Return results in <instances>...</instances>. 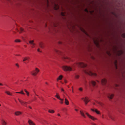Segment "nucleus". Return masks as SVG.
Segmentation results:
<instances>
[{"mask_svg":"<svg viewBox=\"0 0 125 125\" xmlns=\"http://www.w3.org/2000/svg\"><path fill=\"white\" fill-rule=\"evenodd\" d=\"M62 68L64 71H70L72 70V68L70 66H63L62 67Z\"/></svg>","mask_w":125,"mask_h":125,"instance_id":"1","label":"nucleus"},{"mask_svg":"<svg viewBox=\"0 0 125 125\" xmlns=\"http://www.w3.org/2000/svg\"><path fill=\"white\" fill-rule=\"evenodd\" d=\"M76 64L78 67H85L87 66V64L82 62L77 63H76Z\"/></svg>","mask_w":125,"mask_h":125,"instance_id":"2","label":"nucleus"},{"mask_svg":"<svg viewBox=\"0 0 125 125\" xmlns=\"http://www.w3.org/2000/svg\"><path fill=\"white\" fill-rule=\"evenodd\" d=\"M40 70L38 68H36L34 71H33L31 72L32 75L34 76H35L37 73L39 72Z\"/></svg>","mask_w":125,"mask_h":125,"instance_id":"3","label":"nucleus"},{"mask_svg":"<svg viewBox=\"0 0 125 125\" xmlns=\"http://www.w3.org/2000/svg\"><path fill=\"white\" fill-rule=\"evenodd\" d=\"M18 100L22 105H23V106H24L26 107H27V104L28 103L27 102L24 101L22 100H21L19 99H18Z\"/></svg>","mask_w":125,"mask_h":125,"instance_id":"4","label":"nucleus"},{"mask_svg":"<svg viewBox=\"0 0 125 125\" xmlns=\"http://www.w3.org/2000/svg\"><path fill=\"white\" fill-rule=\"evenodd\" d=\"M84 112L87 116L93 120H97V119L96 118L94 117L93 116H92L90 115L87 112H86L85 111H84Z\"/></svg>","mask_w":125,"mask_h":125,"instance_id":"5","label":"nucleus"},{"mask_svg":"<svg viewBox=\"0 0 125 125\" xmlns=\"http://www.w3.org/2000/svg\"><path fill=\"white\" fill-rule=\"evenodd\" d=\"M82 99L83 100V101L85 103V105H86L88 103L89 101V100L88 98L87 97H85V98H83Z\"/></svg>","mask_w":125,"mask_h":125,"instance_id":"6","label":"nucleus"},{"mask_svg":"<svg viewBox=\"0 0 125 125\" xmlns=\"http://www.w3.org/2000/svg\"><path fill=\"white\" fill-rule=\"evenodd\" d=\"M85 72L86 73L90 75H94L95 76L96 75V74L95 73H93L91 71H89V72L85 71Z\"/></svg>","mask_w":125,"mask_h":125,"instance_id":"7","label":"nucleus"},{"mask_svg":"<svg viewBox=\"0 0 125 125\" xmlns=\"http://www.w3.org/2000/svg\"><path fill=\"white\" fill-rule=\"evenodd\" d=\"M29 43L31 45V47L33 48L35 47V44L34 43V41H29Z\"/></svg>","mask_w":125,"mask_h":125,"instance_id":"8","label":"nucleus"},{"mask_svg":"<svg viewBox=\"0 0 125 125\" xmlns=\"http://www.w3.org/2000/svg\"><path fill=\"white\" fill-rule=\"evenodd\" d=\"M58 94H57V95L55 96V97L57 98L58 99L60 100L61 102H60V103L61 104H62L63 103V99H61L60 98V97L59 96L57 95Z\"/></svg>","mask_w":125,"mask_h":125,"instance_id":"9","label":"nucleus"},{"mask_svg":"<svg viewBox=\"0 0 125 125\" xmlns=\"http://www.w3.org/2000/svg\"><path fill=\"white\" fill-rule=\"evenodd\" d=\"M114 95L113 94H108L107 95L108 97L110 99H112L114 96Z\"/></svg>","mask_w":125,"mask_h":125,"instance_id":"10","label":"nucleus"},{"mask_svg":"<svg viewBox=\"0 0 125 125\" xmlns=\"http://www.w3.org/2000/svg\"><path fill=\"white\" fill-rule=\"evenodd\" d=\"M91 110L93 112H95L97 114H100V112L99 111L96 109H91Z\"/></svg>","mask_w":125,"mask_h":125,"instance_id":"11","label":"nucleus"},{"mask_svg":"<svg viewBox=\"0 0 125 125\" xmlns=\"http://www.w3.org/2000/svg\"><path fill=\"white\" fill-rule=\"evenodd\" d=\"M107 82L106 80L105 79H102L101 80V83L103 85H105Z\"/></svg>","mask_w":125,"mask_h":125,"instance_id":"12","label":"nucleus"},{"mask_svg":"<svg viewBox=\"0 0 125 125\" xmlns=\"http://www.w3.org/2000/svg\"><path fill=\"white\" fill-rule=\"evenodd\" d=\"M80 113L81 115L84 117L85 118L86 117L84 113V112L82 110H81L80 111Z\"/></svg>","mask_w":125,"mask_h":125,"instance_id":"13","label":"nucleus"},{"mask_svg":"<svg viewBox=\"0 0 125 125\" xmlns=\"http://www.w3.org/2000/svg\"><path fill=\"white\" fill-rule=\"evenodd\" d=\"M28 123L30 125H35V124L33 122L30 120H29L28 121Z\"/></svg>","mask_w":125,"mask_h":125,"instance_id":"14","label":"nucleus"},{"mask_svg":"<svg viewBox=\"0 0 125 125\" xmlns=\"http://www.w3.org/2000/svg\"><path fill=\"white\" fill-rule=\"evenodd\" d=\"M30 59V57H24V59H23V62H24L25 61H26Z\"/></svg>","mask_w":125,"mask_h":125,"instance_id":"15","label":"nucleus"},{"mask_svg":"<svg viewBox=\"0 0 125 125\" xmlns=\"http://www.w3.org/2000/svg\"><path fill=\"white\" fill-rule=\"evenodd\" d=\"M65 104L67 105H68L69 104V102L68 100L66 98L65 99Z\"/></svg>","mask_w":125,"mask_h":125,"instance_id":"16","label":"nucleus"},{"mask_svg":"<svg viewBox=\"0 0 125 125\" xmlns=\"http://www.w3.org/2000/svg\"><path fill=\"white\" fill-rule=\"evenodd\" d=\"M21 113L19 111H17L15 113V114L16 115H19L21 114Z\"/></svg>","mask_w":125,"mask_h":125,"instance_id":"17","label":"nucleus"},{"mask_svg":"<svg viewBox=\"0 0 125 125\" xmlns=\"http://www.w3.org/2000/svg\"><path fill=\"white\" fill-rule=\"evenodd\" d=\"M108 116L109 118H111L112 120H114V118L110 114H108Z\"/></svg>","mask_w":125,"mask_h":125,"instance_id":"18","label":"nucleus"},{"mask_svg":"<svg viewBox=\"0 0 125 125\" xmlns=\"http://www.w3.org/2000/svg\"><path fill=\"white\" fill-rule=\"evenodd\" d=\"M63 77V76L62 75H60L58 78H57V80L58 81V80H61L62 79Z\"/></svg>","mask_w":125,"mask_h":125,"instance_id":"19","label":"nucleus"},{"mask_svg":"<svg viewBox=\"0 0 125 125\" xmlns=\"http://www.w3.org/2000/svg\"><path fill=\"white\" fill-rule=\"evenodd\" d=\"M48 112L51 113H54V111L53 110H48Z\"/></svg>","mask_w":125,"mask_h":125,"instance_id":"20","label":"nucleus"},{"mask_svg":"<svg viewBox=\"0 0 125 125\" xmlns=\"http://www.w3.org/2000/svg\"><path fill=\"white\" fill-rule=\"evenodd\" d=\"M96 103L100 105L101 106H102L103 105V104L101 102H98L97 101H96Z\"/></svg>","mask_w":125,"mask_h":125,"instance_id":"21","label":"nucleus"},{"mask_svg":"<svg viewBox=\"0 0 125 125\" xmlns=\"http://www.w3.org/2000/svg\"><path fill=\"white\" fill-rule=\"evenodd\" d=\"M91 83L93 86H95L96 85V83L95 81H91Z\"/></svg>","mask_w":125,"mask_h":125,"instance_id":"22","label":"nucleus"},{"mask_svg":"<svg viewBox=\"0 0 125 125\" xmlns=\"http://www.w3.org/2000/svg\"><path fill=\"white\" fill-rule=\"evenodd\" d=\"M1 123L2 125H6L7 124L6 122L4 120H2Z\"/></svg>","mask_w":125,"mask_h":125,"instance_id":"23","label":"nucleus"},{"mask_svg":"<svg viewBox=\"0 0 125 125\" xmlns=\"http://www.w3.org/2000/svg\"><path fill=\"white\" fill-rule=\"evenodd\" d=\"M5 93L6 94H8V95H12L8 91H6L5 92Z\"/></svg>","mask_w":125,"mask_h":125,"instance_id":"24","label":"nucleus"},{"mask_svg":"<svg viewBox=\"0 0 125 125\" xmlns=\"http://www.w3.org/2000/svg\"><path fill=\"white\" fill-rule=\"evenodd\" d=\"M16 93H18V94H21L24 95L25 94L24 93L23 91L22 90L21 92H16Z\"/></svg>","mask_w":125,"mask_h":125,"instance_id":"25","label":"nucleus"},{"mask_svg":"<svg viewBox=\"0 0 125 125\" xmlns=\"http://www.w3.org/2000/svg\"><path fill=\"white\" fill-rule=\"evenodd\" d=\"M14 41L16 42H21V41L19 39H16Z\"/></svg>","mask_w":125,"mask_h":125,"instance_id":"26","label":"nucleus"},{"mask_svg":"<svg viewBox=\"0 0 125 125\" xmlns=\"http://www.w3.org/2000/svg\"><path fill=\"white\" fill-rule=\"evenodd\" d=\"M39 45L40 46V47L42 48H43V47L42 46V42H40L39 43Z\"/></svg>","mask_w":125,"mask_h":125,"instance_id":"27","label":"nucleus"},{"mask_svg":"<svg viewBox=\"0 0 125 125\" xmlns=\"http://www.w3.org/2000/svg\"><path fill=\"white\" fill-rule=\"evenodd\" d=\"M23 31V28H20V31L19 32L21 33V32L22 31Z\"/></svg>","mask_w":125,"mask_h":125,"instance_id":"28","label":"nucleus"},{"mask_svg":"<svg viewBox=\"0 0 125 125\" xmlns=\"http://www.w3.org/2000/svg\"><path fill=\"white\" fill-rule=\"evenodd\" d=\"M54 51L56 53H60V52L59 51H58L56 50H54Z\"/></svg>","mask_w":125,"mask_h":125,"instance_id":"29","label":"nucleus"},{"mask_svg":"<svg viewBox=\"0 0 125 125\" xmlns=\"http://www.w3.org/2000/svg\"><path fill=\"white\" fill-rule=\"evenodd\" d=\"M75 77L76 78L78 79L79 77V76L78 75H76Z\"/></svg>","mask_w":125,"mask_h":125,"instance_id":"30","label":"nucleus"},{"mask_svg":"<svg viewBox=\"0 0 125 125\" xmlns=\"http://www.w3.org/2000/svg\"><path fill=\"white\" fill-rule=\"evenodd\" d=\"M61 90L65 94V93L64 92V90L62 88H61Z\"/></svg>","mask_w":125,"mask_h":125,"instance_id":"31","label":"nucleus"},{"mask_svg":"<svg viewBox=\"0 0 125 125\" xmlns=\"http://www.w3.org/2000/svg\"><path fill=\"white\" fill-rule=\"evenodd\" d=\"M122 36L124 38H125V33L123 34L122 35Z\"/></svg>","mask_w":125,"mask_h":125,"instance_id":"32","label":"nucleus"},{"mask_svg":"<svg viewBox=\"0 0 125 125\" xmlns=\"http://www.w3.org/2000/svg\"><path fill=\"white\" fill-rule=\"evenodd\" d=\"M15 65L16 66H17L18 68L19 67V66L18 63H16L15 64Z\"/></svg>","mask_w":125,"mask_h":125,"instance_id":"33","label":"nucleus"},{"mask_svg":"<svg viewBox=\"0 0 125 125\" xmlns=\"http://www.w3.org/2000/svg\"><path fill=\"white\" fill-rule=\"evenodd\" d=\"M26 93V94L28 96H29V92H28V91Z\"/></svg>","mask_w":125,"mask_h":125,"instance_id":"34","label":"nucleus"},{"mask_svg":"<svg viewBox=\"0 0 125 125\" xmlns=\"http://www.w3.org/2000/svg\"><path fill=\"white\" fill-rule=\"evenodd\" d=\"M79 90L81 91H82L83 90L81 88H79Z\"/></svg>","mask_w":125,"mask_h":125,"instance_id":"35","label":"nucleus"},{"mask_svg":"<svg viewBox=\"0 0 125 125\" xmlns=\"http://www.w3.org/2000/svg\"><path fill=\"white\" fill-rule=\"evenodd\" d=\"M37 51L38 52H42L41 51H40V49H37Z\"/></svg>","mask_w":125,"mask_h":125,"instance_id":"36","label":"nucleus"},{"mask_svg":"<svg viewBox=\"0 0 125 125\" xmlns=\"http://www.w3.org/2000/svg\"><path fill=\"white\" fill-rule=\"evenodd\" d=\"M92 125H97L96 124L94 123H92Z\"/></svg>","mask_w":125,"mask_h":125,"instance_id":"37","label":"nucleus"},{"mask_svg":"<svg viewBox=\"0 0 125 125\" xmlns=\"http://www.w3.org/2000/svg\"><path fill=\"white\" fill-rule=\"evenodd\" d=\"M64 82L65 83H67V81L66 80H64Z\"/></svg>","mask_w":125,"mask_h":125,"instance_id":"38","label":"nucleus"},{"mask_svg":"<svg viewBox=\"0 0 125 125\" xmlns=\"http://www.w3.org/2000/svg\"><path fill=\"white\" fill-rule=\"evenodd\" d=\"M29 108H30V109H32V108H31V106H29Z\"/></svg>","mask_w":125,"mask_h":125,"instance_id":"39","label":"nucleus"},{"mask_svg":"<svg viewBox=\"0 0 125 125\" xmlns=\"http://www.w3.org/2000/svg\"><path fill=\"white\" fill-rule=\"evenodd\" d=\"M3 85V84L1 83H0V85L1 86H2Z\"/></svg>","mask_w":125,"mask_h":125,"instance_id":"40","label":"nucleus"},{"mask_svg":"<svg viewBox=\"0 0 125 125\" xmlns=\"http://www.w3.org/2000/svg\"><path fill=\"white\" fill-rule=\"evenodd\" d=\"M24 91L26 93L27 92V90L26 89H25L24 90Z\"/></svg>","mask_w":125,"mask_h":125,"instance_id":"41","label":"nucleus"},{"mask_svg":"<svg viewBox=\"0 0 125 125\" xmlns=\"http://www.w3.org/2000/svg\"><path fill=\"white\" fill-rule=\"evenodd\" d=\"M58 8H59L58 7L56 9H55L56 10H58Z\"/></svg>","mask_w":125,"mask_h":125,"instance_id":"42","label":"nucleus"},{"mask_svg":"<svg viewBox=\"0 0 125 125\" xmlns=\"http://www.w3.org/2000/svg\"><path fill=\"white\" fill-rule=\"evenodd\" d=\"M75 110L76 111H78V110L77 109H75Z\"/></svg>","mask_w":125,"mask_h":125,"instance_id":"43","label":"nucleus"},{"mask_svg":"<svg viewBox=\"0 0 125 125\" xmlns=\"http://www.w3.org/2000/svg\"><path fill=\"white\" fill-rule=\"evenodd\" d=\"M57 115H58V116H60V114H57Z\"/></svg>","mask_w":125,"mask_h":125,"instance_id":"44","label":"nucleus"},{"mask_svg":"<svg viewBox=\"0 0 125 125\" xmlns=\"http://www.w3.org/2000/svg\"><path fill=\"white\" fill-rule=\"evenodd\" d=\"M86 11L87 12H88V11L87 10V9H86Z\"/></svg>","mask_w":125,"mask_h":125,"instance_id":"45","label":"nucleus"},{"mask_svg":"<svg viewBox=\"0 0 125 125\" xmlns=\"http://www.w3.org/2000/svg\"><path fill=\"white\" fill-rule=\"evenodd\" d=\"M65 59H67V60H69V59L68 58H67L66 59L65 58Z\"/></svg>","mask_w":125,"mask_h":125,"instance_id":"46","label":"nucleus"},{"mask_svg":"<svg viewBox=\"0 0 125 125\" xmlns=\"http://www.w3.org/2000/svg\"><path fill=\"white\" fill-rule=\"evenodd\" d=\"M62 15L63 16H64V14L63 13H62Z\"/></svg>","mask_w":125,"mask_h":125,"instance_id":"47","label":"nucleus"},{"mask_svg":"<svg viewBox=\"0 0 125 125\" xmlns=\"http://www.w3.org/2000/svg\"><path fill=\"white\" fill-rule=\"evenodd\" d=\"M59 43L60 44H62V43L61 42H59Z\"/></svg>","mask_w":125,"mask_h":125,"instance_id":"48","label":"nucleus"},{"mask_svg":"<svg viewBox=\"0 0 125 125\" xmlns=\"http://www.w3.org/2000/svg\"><path fill=\"white\" fill-rule=\"evenodd\" d=\"M93 104H94V105H95V103H93Z\"/></svg>","mask_w":125,"mask_h":125,"instance_id":"49","label":"nucleus"},{"mask_svg":"<svg viewBox=\"0 0 125 125\" xmlns=\"http://www.w3.org/2000/svg\"><path fill=\"white\" fill-rule=\"evenodd\" d=\"M46 83V84H48V83H47V82H46V83Z\"/></svg>","mask_w":125,"mask_h":125,"instance_id":"50","label":"nucleus"},{"mask_svg":"<svg viewBox=\"0 0 125 125\" xmlns=\"http://www.w3.org/2000/svg\"><path fill=\"white\" fill-rule=\"evenodd\" d=\"M54 26L55 27H56V26L55 25H54Z\"/></svg>","mask_w":125,"mask_h":125,"instance_id":"51","label":"nucleus"},{"mask_svg":"<svg viewBox=\"0 0 125 125\" xmlns=\"http://www.w3.org/2000/svg\"><path fill=\"white\" fill-rule=\"evenodd\" d=\"M72 92L73 93V90H72Z\"/></svg>","mask_w":125,"mask_h":125,"instance_id":"52","label":"nucleus"},{"mask_svg":"<svg viewBox=\"0 0 125 125\" xmlns=\"http://www.w3.org/2000/svg\"><path fill=\"white\" fill-rule=\"evenodd\" d=\"M36 98L35 97V100H36Z\"/></svg>","mask_w":125,"mask_h":125,"instance_id":"53","label":"nucleus"},{"mask_svg":"<svg viewBox=\"0 0 125 125\" xmlns=\"http://www.w3.org/2000/svg\"><path fill=\"white\" fill-rule=\"evenodd\" d=\"M54 125H57L55 124H54Z\"/></svg>","mask_w":125,"mask_h":125,"instance_id":"54","label":"nucleus"},{"mask_svg":"<svg viewBox=\"0 0 125 125\" xmlns=\"http://www.w3.org/2000/svg\"><path fill=\"white\" fill-rule=\"evenodd\" d=\"M17 30L18 31H19V30L18 29H17Z\"/></svg>","mask_w":125,"mask_h":125,"instance_id":"55","label":"nucleus"},{"mask_svg":"<svg viewBox=\"0 0 125 125\" xmlns=\"http://www.w3.org/2000/svg\"><path fill=\"white\" fill-rule=\"evenodd\" d=\"M72 89H73V87H72Z\"/></svg>","mask_w":125,"mask_h":125,"instance_id":"56","label":"nucleus"},{"mask_svg":"<svg viewBox=\"0 0 125 125\" xmlns=\"http://www.w3.org/2000/svg\"><path fill=\"white\" fill-rule=\"evenodd\" d=\"M36 95H37V96H38V95H37L36 94Z\"/></svg>","mask_w":125,"mask_h":125,"instance_id":"57","label":"nucleus"},{"mask_svg":"<svg viewBox=\"0 0 125 125\" xmlns=\"http://www.w3.org/2000/svg\"><path fill=\"white\" fill-rule=\"evenodd\" d=\"M53 99H54V100H55V99L54 98H53Z\"/></svg>","mask_w":125,"mask_h":125,"instance_id":"58","label":"nucleus"},{"mask_svg":"<svg viewBox=\"0 0 125 125\" xmlns=\"http://www.w3.org/2000/svg\"><path fill=\"white\" fill-rule=\"evenodd\" d=\"M15 101L16 102V100H15Z\"/></svg>","mask_w":125,"mask_h":125,"instance_id":"59","label":"nucleus"},{"mask_svg":"<svg viewBox=\"0 0 125 125\" xmlns=\"http://www.w3.org/2000/svg\"><path fill=\"white\" fill-rule=\"evenodd\" d=\"M98 82H99V81H97Z\"/></svg>","mask_w":125,"mask_h":125,"instance_id":"60","label":"nucleus"},{"mask_svg":"<svg viewBox=\"0 0 125 125\" xmlns=\"http://www.w3.org/2000/svg\"><path fill=\"white\" fill-rule=\"evenodd\" d=\"M103 118H104V117H103Z\"/></svg>","mask_w":125,"mask_h":125,"instance_id":"61","label":"nucleus"},{"mask_svg":"<svg viewBox=\"0 0 125 125\" xmlns=\"http://www.w3.org/2000/svg\"><path fill=\"white\" fill-rule=\"evenodd\" d=\"M73 67H75V65H74V66Z\"/></svg>","mask_w":125,"mask_h":125,"instance_id":"62","label":"nucleus"},{"mask_svg":"<svg viewBox=\"0 0 125 125\" xmlns=\"http://www.w3.org/2000/svg\"><path fill=\"white\" fill-rule=\"evenodd\" d=\"M66 61V62H67V61L66 60L65 61Z\"/></svg>","mask_w":125,"mask_h":125,"instance_id":"63","label":"nucleus"},{"mask_svg":"<svg viewBox=\"0 0 125 125\" xmlns=\"http://www.w3.org/2000/svg\"><path fill=\"white\" fill-rule=\"evenodd\" d=\"M0 106H1V105H0Z\"/></svg>","mask_w":125,"mask_h":125,"instance_id":"64","label":"nucleus"}]
</instances>
